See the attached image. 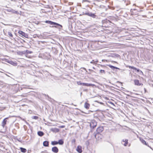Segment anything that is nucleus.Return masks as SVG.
<instances>
[{"instance_id": "nucleus-1", "label": "nucleus", "mask_w": 153, "mask_h": 153, "mask_svg": "<svg viewBox=\"0 0 153 153\" xmlns=\"http://www.w3.org/2000/svg\"><path fill=\"white\" fill-rule=\"evenodd\" d=\"M45 22L49 24H50L51 25H56L57 26H59L61 27H62V25H61L58 23H56L54 22H52L50 21H48V20L46 21H45Z\"/></svg>"}, {"instance_id": "nucleus-2", "label": "nucleus", "mask_w": 153, "mask_h": 153, "mask_svg": "<svg viewBox=\"0 0 153 153\" xmlns=\"http://www.w3.org/2000/svg\"><path fill=\"white\" fill-rule=\"evenodd\" d=\"M97 125L96 122L94 120L92 121L90 123V126L91 128H94Z\"/></svg>"}, {"instance_id": "nucleus-3", "label": "nucleus", "mask_w": 153, "mask_h": 153, "mask_svg": "<svg viewBox=\"0 0 153 153\" xmlns=\"http://www.w3.org/2000/svg\"><path fill=\"white\" fill-rule=\"evenodd\" d=\"M19 33L22 36H23L27 38L28 37V35L27 33H25L23 32V31L20 30L19 31Z\"/></svg>"}, {"instance_id": "nucleus-4", "label": "nucleus", "mask_w": 153, "mask_h": 153, "mask_svg": "<svg viewBox=\"0 0 153 153\" xmlns=\"http://www.w3.org/2000/svg\"><path fill=\"white\" fill-rule=\"evenodd\" d=\"M52 151L55 153H57L59 151V149L57 147L54 146L52 148Z\"/></svg>"}, {"instance_id": "nucleus-5", "label": "nucleus", "mask_w": 153, "mask_h": 153, "mask_svg": "<svg viewBox=\"0 0 153 153\" xmlns=\"http://www.w3.org/2000/svg\"><path fill=\"white\" fill-rule=\"evenodd\" d=\"M8 118L7 117L4 119L1 123V126L4 128V127L5 125L6 124L7 119H8Z\"/></svg>"}, {"instance_id": "nucleus-6", "label": "nucleus", "mask_w": 153, "mask_h": 153, "mask_svg": "<svg viewBox=\"0 0 153 153\" xmlns=\"http://www.w3.org/2000/svg\"><path fill=\"white\" fill-rule=\"evenodd\" d=\"M103 130V128L102 126L99 127L97 129V133H100Z\"/></svg>"}, {"instance_id": "nucleus-7", "label": "nucleus", "mask_w": 153, "mask_h": 153, "mask_svg": "<svg viewBox=\"0 0 153 153\" xmlns=\"http://www.w3.org/2000/svg\"><path fill=\"white\" fill-rule=\"evenodd\" d=\"M121 143L125 146H126L128 143V140L127 139H123L122 140Z\"/></svg>"}, {"instance_id": "nucleus-8", "label": "nucleus", "mask_w": 153, "mask_h": 153, "mask_svg": "<svg viewBox=\"0 0 153 153\" xmlns=\"http://www.w3.org/2000/svg\"><path fill=\"white\" fill-rule=\"evenodd\" d=\"M102 135L100 133H97L95 135V137L97 139L99 140L101 139Z\"/></svg>"}, {"instance_id": "nucleus-9", "label": "nucleus", "mask_w": 153, "mask_h": 153, "mask_svg": "<svg viewBox=\"0 0 153 153\" xmlns=\"http://www.w3.org/2000/svg\"><path fill=\"white\" fill-rule=\"evenodd\" d=\"M76 150L79 153H81L82 151V147L79 146H78L76 149Z\"/></svg>"}, {"instance_id": "nucleus-10", "label": "nucleus", "mask_w": 153, "mask_h": 153, "mask_svg": "<svg viewBox=\"0 0 153 153\" xmlns=\"http://www.w3.org/2000/svg\"><path fill=\"white\" fill-rule=\"evenodd\" d=\"M82 85L83 86H94V85L92 84L82 83Z\"/></svg>"}, {"instance_id": "nucleus-11", "label": "nucleus", "mask_w": 153, "mask_h": 153, "mask_svg": "<svg viewBox=\"0 0 153 153\" xmlns=\"http://www.w3.org/2000/svg\"><path fill=\"white\" fill-rule=\"evenodd\" d=\"M8 62L10 64H11L14 66H16L17 65V63L16 62H13L12 61H9Z\"/></svg>"}, {"instance_id": "nucleus-12", "label": "nucleus", "mask_w": 153, "mask_h": 153, "mask_svg": "<svg viewBox=\"0 0 153 153\" xmlns=\"http://www.w3.org/2000/svg\"><path fill=\"white\" fill-rule=\"evenodd\" d=\"M43 145L45 147L48 146H49V142L47 141H44L43 143Z\"/></svg>"}, {"instance_id": "nucleus-13", "label": "nucleus", "mask_w": 153, "mask_h": 153, "mask_svg": "<svg viewBox=\"0 0 153 153\" xmlns=\"http://www.w3.org/2000/svg\"><path fill=\"white\" fill-rule=\"evenodd\" d=\"M110 68L114 70V69H120L117 67L111 65H108Z\"/></svg>"}, {"instance_id": "nucleus-14", "label": "nucleus", "mask_w": 153, "mask_h": 153, "mask_svg": "<svg viewBox=\"0 0 153 153\" xmlns=\"http://www.w3.org/2000/svg\"><path fill=\"white\" fill-rule=\"evenodd\" d=\"M90 105V104L89 103L85 102L84 104V107L86 109H88L89 108Z\"/></svg>"}, {"instance_id": "nucleus-15", "label": "nucleus", "mask_w": 153, "mask_h": 153, "mask_svg": "<svg viewBox=\"0 0 153 153\" xmlns=\"http://www.w3.org/2000/svg\"><path fill=\"white\" fill-rule=\"evenodd\" d=\"M135 85H140V84L139 83V81L138 80H134Z\"/></svg>"}, {"instance_id": "nucleus-16", "label": "nucleus", "mask_w": 153, "mask_h": 153, "mask_svg": "<svg viewBox=\"0 0 153 153\" xmlns=\"http://www.w3.org/2000/svg\"><path fill=\"white\" fill-rule=\"evenodd\" d=\"M37 133L38 135L41 137L43 136L44 134V133L42 131H38Z\"/></svg>"}, {"instance_id": "nucleus-17", "label": "nucleus", "mask_w": 153, "mask_h": 153, "mask_svg": "<svg viewBox=\"0 0 153 153\" xmlns=\"http://www.w3.org/2000/svg\"><path fill=\"white\" fill-rule=\"evenodd\" d=\"M63 143L64 142L63 140L62 139L59 140L58 141V144L60 145H62L63 144Z\"/></svg>"}, {"instance_id": "nucleus-18", "label": "nucleus", "mask_w": 153, "mask_h": 153, "mask_svg": "<svg viewBox=\"0 0 153 153\" xmlns=\"http://www.w3.org/2000/svg\"><path fill=\"white\" fill-rule=\"evenodd\" d=\"M20 149L21 151L22 152L25 153L26 152V151H27L26 149H25V148H22V147H21L20 148Z\"/></svg>"}, {"instance_id": "nucleus-19", "label": "nucleus", "mask_w": 153, "mask_h": 153, "mask_svg": "<svg viewBox=\"0 0 153 153\" xmlns=\"http://www.w3.org/2000/svg\"><path fill=\"white\" fill-rule=\"evenodd\" d=\"M51 144L53 145H57L58 144V142L55 141H52L51 142Z\"/></svg>"}, {"instance_id": "nucleus-20", "label": "nucleus", "mask_w": 153, "mask_h": 153, "mask_svg": "<svg viewBox=\"0 0 153 153\" xmlns=\"http://www.w3.org/2000/svg\"><path fill=\"white\" fill-rule=\"evenodd\" d=\"M140 140L141 142L142 143H143V144H145L146 145H147L146 142L144 140L140 139Z\"/></svg>"}, {"instance_id": "nucleus-21", "label": "nucleus", "mask_w": 153, "mask_h": 153, "mask_svg": "<svg viewBox=\"0 0 153 153\" xmlns=\"http://www.w3.org/2000/svg\"><path fill=\"white\" fill-rule=\"evenodd\" d=\"M8 35L9 36L11 37H13V35L10 32H8Z\"/></svg>"}, {"instance_id": "nucleus-22", "label": "nucleus", "mask_w": 153, "mask_h": 153, "mask_svg": "<svg viewBox=\"0 0 153 153\" xmlns=\"http://www.w3.org/2000/svg\"><path fill=\"white\" fill-rule=\"evenodd\" d=\"M129 68H131L132 69H133L134 70H137V68L133 67V66H129Z\"/></svg>"}, {"instance_id": "nucleus-23", "label": "nucleus", "mask_w": 153, "mask_h": 153, "mask_svg": "<svg viewBox=\"0 0 153 153\" xmlns=\"http://www.w3.org/2000/svg\"><path fill=\"white\" fill-rule=\"evenodd\" d=\"M77 83L79 85H82V83L80 81L77 82Z\"/></svg>"}, {"instance_id": "nucleus-24", "label": "nucleus", "mask_w": 153, "mask_h": 153, "mask_svg": "<svg viewBox=\"0 0 153 153\" xmlns=\"http://www.w3.org/2000/svg\"><path fill=\"white\" fill-rule=\"evenodd\" d=\"M96 16H97L96 15H95L94 13H93L91 17L93 18H95Z\"/></svg>"}, {"instance_id": "nucleus-25", "label": "nucleus", "mask_w": 153, "mask_h": 153, "mask_svg": "<svg viewBox=\"0 0 153 153\" xmlns=\"http://www.w3.org/2000/svg\"><path fill=\"white\" fill-rule=\"evenodd\" d=\"M100 72L101 73H103L104 74H105V71L104 70H100Z\"/></svg>"}, {"instance_id": "nucleus-26", "label": "nucleus", "mask_w": 153, "mask_h": 153, "mask_svg": "<svg viewBox=\"0 0 153 153\" xmlns=\"http://www.w3.org/2000/svg\"><path fill=\"white\" fill-rule=\"evenodd\" d=\"M33 118L35 119H37L38 118V117L36 116H34Z\"/></svg>"}, {"instance_id": "nucleus-27", "label": "nucleus", "mask_w": 153, "mask_h": 153, "mask_svg": "<svg viewBox=\"0 0 153 153\" xmlns=\"http://www.w3.org/2000/svg\"><path fill=\"white\" fill-rule=\"evenodd\" d=\"M93 13H90V15H89V16H91L93 14Z\"/></svg>"}, {"instance_id": "nucleus-28", "label": "nucleus", "mask_w": 153, "mask_h": 153, "mask_svg": "<svg viewBox=\"0 0 153 153\" xmlns=\"http://www.w3.org/2000/svg\"><path fill=\"white\" fill-rule=\"evenodd\" d=\"M136 70L137 71V72H139V71H140V70H139V69H137V70Z\"/></svg>"}, {"instance_id": "nucleus-29", "label": "nucleus", "mask_w": 153, "mask_h": 153, "mask_svg": "<svg viewBox=\"0 0 153 153\" xmlns=\"http://www.w3.org/2000/svg\"><path fill=\"white\" fill-rule=\"evenodd\" d=\"M90 13L87 12V15L89 16Z\"/></svg>"}, {"instance_id": "nucleus-30", "label": "nucleus", "mask_w": 153, "mask_h": 153, "mask_svg": "<svg viewBox=\"0 0 153 153\" xmlns=\"http://www.w3.org/2000/svg\"><path fill=\"white\" fill-rule=\"evenodd\" d=\"M83 69H84L86 71V72H87V71L86 70V69L85 68H83Z\"/></svg>"}, {"instance_id": "nucleus-31", "label": "nucleus", "mask_w": 153, "mask_h": 153, "mask_svg": "<svg viewBox=\"0 0 153 153\" xmlns=\"http://www.w3.org/2000/svg\"><path fill=\"white\" fill-rule=\"evenodd\" d=\"M110 103H111V104H112V105H114V103H113V102H110Z\"/></svg>"}, {"instance_id": "nucleus-32", "label": "nucleus", "mask_w": 153, "mask_h": 153, "mask_svg": "<svg viewBox=\"0 0 153 153\" xmlns=\"http://www.w3.org/2000/svg\"><path fill=\"white\" fill-rule=\"evenodd\" d=\"M94 61V60H93L90 63H93Z\"/></svg>"}, {"instance_id": "nucleus-33", "label": "nucleus", "mask_w": 153, "mask_h": 153, "mask_svg": "<svg viewBox=\"0 0 153 153\" xmlns=\"http://www.w3.org/2000/svg\"><path fill=\"white\" fill-rule=\"evenodd\" d=\"M83 1L85 2L88 1L87 0H83Z\"/></svg>"}, {"instance_id": "nucleus-34", "label": "nucleus", "mask_w": 153, "mask_h": 153, "mask_svg": "<svg viewBox=\"0 0 153 153\" xmlns=\"http://www.w3.org/2000/svg\"><path fill=\"white\" fill-rule=\"evenodd\" d=\"M28 53H32V52L31 51H28Z\"/></svg>"}, {"instance_id": "nucleus-35", "label": "nucleus", "mask_w": 153, "mask_h": 153, "mask_svg": "<svg viewBox=\"0 0 153 153\" xmlns=\"http://www.w3.org/2000/svg\"><path fill=\"white\" fill-rule=\"evenodd\" d=\"M64 127H65L64 126H61V128H63Z\"/></svg>"}, {"instance_id": "nucleus-36", "label": "nucleus", "mask_w": 153, "mask_h": 153, "mask_svg": "<svg viewBox=\"0 0 153 153\" xmlns=\"http://www.w3.org/2000/svg\"><path fill=\"white\" fill-rule=\"evenodd\" d=\"M84 13L85 15H87V13Z\"/></svg>"}, {"instance_id": "nucleus-37", "label": "nucleus", "mask_w": 153, "mask_h": 153, "mask_svg": "<svg viewBox=\"0 0 153 153\" xmlns=\"http://www.w3.org/2000/svg\"><path fill=\"white\" fill-rule=\"evenodd\" d=\"M51 131H54V130H53V129H51Z\"/></svg>"}, {"instance_id": "nucleus-38", "label": "nucleus", "mask_w": 153, "mask_h": 153, "mask_svg": "<svg viewBox=\"0 0 153 153\" xmlns=\"http://www.w3.org/2000/svg\"><path fill=\"white\" fill-rule=\"evenodd\" d=\"M89 71H92V70H91V69H89Z\"/></svg>"}]
</instances>
